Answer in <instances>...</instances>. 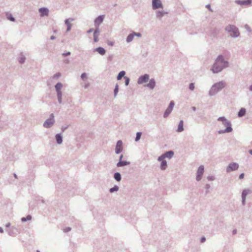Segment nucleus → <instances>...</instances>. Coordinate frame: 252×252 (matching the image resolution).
<instances>
[{
  "label": "nucleus",
  "instance_id": "nucleus-53",
  "mask_svg": "<svg viewBox=\"0 0 252 252\" xmlns=\"http://www.w3.org/2000/svg\"><path fill=\"white\" fill-rule=\"evenodd\" d=\"M123 158V155H121L120 156V158H119V161L118 162H121L122 161V158Z\"/></svg>",
  "mask_w": 252,
  "mask_h": 252
},
{
  "label": "nucleus",
  "instance_id": "nucleus-58",
  "mask_svg": "<svg viewBox=\"0 0 252 252\" xmlns=\"http://www.w3.org/2000/svg\"><path fill=\"white\" fill-rule=\"evenodd\" d=\"M249 89L250 91L252 92V84L249 86Z\"/></svg>",
  "mask_w": 252,
  "mask_h": 252
},
{
  "label": "nucleus",
  "instance_id": "nucleus-13",
  "mask_svg": "<svg viewBox=\"0 0 252 252\" xmlns=\"http://www.w3.org/2000/svg\"><path fill=\"white\" fill-rule=\"evenodd\" d=\"M74 21V19L73 18H69L66 19L64 21V23L65 25L67 26L66 32H69L71 30V22Z\"/></svg>",
  "mask_w": 252,
  "mask_h": 252
},
{
  "label": "nucleus",
  "instance_id": "nucleus-63",
  "mask_svg": "<svg viewBox=\"0 0 252 252\" xmlns=\"http://www.w3.org/2000/svg\"><path fill=\"white\" fill-rule=\"evenodd\" d=\"M249 153H250L251 155H252V150H250L249 151Z\"/></svg>",
  "mask_w": 252,
  "mask_h": 252
},
{
  "label": "nucleus",
  "instance_id": "nucleus-12",
  "mask_svg": "<svg viewBox=\"0 0 252 252\" xmlns=\"http://www.w3.org/2000/svg\"><path fill=\"white\" fill-rule=\"evenodd\" d=\"M123 151V142L121 140H118L116 143L115 147V153L119 154Z\"/></svg>",
  "mask_w": 252,
  "mask_h": 252
},
{
  "label": "nucleus",
  "instance_id": "nucleus-3",
  "mask_svg": "<svg viewBox=\"0 0 252 252\" xmlns=\"http://www.w3.org/2000/svg\"><path fill=\"white\" fill-rule=\"evenodd\" d=\"M226 84L223 81H220L215 83L211 88L209 92V95L210 96H214L216 95L218 92L220 91L223 88L225 87Z\"/></svg>",
  "mask_w": 252,
  "mask_h": 252
},
{
  "label": "nucleus",
  "instance_id": "nucleus-61",
  "mask_svg": "<svg viewBox=\"0 0 252 252\" xmlns=\"http://www.w3.org/2000/svg\"><path fill=\"white\" fill-rule=\"evenodd\" d=\"M10 226V223H7L5 225V226H6V227H9Z\"/></svg>",
  "mask_w": 252,
  "mask_h": 252
},
{
  "label": "nucleus",
  "instance_id": "nucleus-28",
  "mask_svg": "<svg viewBox=\"0 0 252 252\" xmlns=\"http://www.w3.org/2000/svg\"><path fill=\"white\" fill-rule=\"evenodd\" d=\"M167 161L165 160L162 161L160 165V168L161 170H164L167 168Z\"/></svg>",
  "mask_w": 252,
  "mask_h": 252
},
{
  "label": "nucleus",
  "instance_id": "nucleus-42",
  "mask_svg": "<svg viewBox=\"0 0 252 252\" xmlns=\"http://www.w3.org/2000/svg\"><path fill=\"white\" fill-rule=\"evenodd\" d=\"M6 17L8 20H9L11 22H14L16 21V19L14 17Z\"/></svg>",
  "mask_w": 252,
  "mask_h": 252
},
{
  "label": "nucleus",
  "instance_id": "nucleus-8",
  "mask_svg": "<svg viewBox=\"0 0 252 252\" xmlns=\"http://www.w3.org/2000/svg\"><path fill=\"white\" fill-rule=\"evenodd\" d=\"M204 172V166L203 165L199 166L197 170V172H196V181H199L201 180Z\"/></svg>",
  "mask_w": 252,
  "mask_h": 252
},
{
  "label": "nucleus",
  "instance_id": "nucleus-49",
  "mask_svg": "<svg viewBox=\"0 0 252 252\" xmlns=\"http://www.w3.org/2000/svg\"><path fill=\"white\" fill-rule=\"evenodd\" d=\"M70 54H71V53L70 52H67L66 53H63L62 55H63V56L66 57V56L70 55Z\"/></svg>",
  "mask_w": 252,
  "mask_h": 252
},
{
  "label": "nucleus",
  "instance_id": "nucleus-26",
  "mask_svg": "<svg viewBox=\"0 0 252 252\" xmlns=\"http://www.w3.org/2000/svg\"><path fill=\"white\" fill-rule=\"evenodd\" d=\"M98 33L99 29L97 28L94 32V42H97L98 41Z\"/></svg>",
  "mask_w": 252,
  "mask_h": 252
},
{
  "label": "nucleus",
  "instance_id": "nucleus-5",
  "mask_svg": "<svg viewBox=\"0 0 252 252\" xmlns=\"http://www.w3.org/2000/svg\"><path fill=\"white\" fill-rule=\"evenodd\" d=\"M54 115L52 113L49 118H48L43 123V126L45 128H50L55 123Z\"/></svg>",
  "mask_w": 252,
  "mask_h": 252
},
{
  "label": "nucleus",
  "instance_id": "nucleus-47",
  "mask_svg": "<svg viewBox=\"0 0 252 252\" xmlns=\"http://www.w3.org/2000/svg\"><path fill=\"white\" fill-rule=\"evenodd\" d=\"M71 230V228L70 227H65L64 229H63V231L64 232H69Z\"/></svg>",
  "mask_w": 252,
  "mask_h": 252
},
{
  "label": "nucleus",
  "instance_id": "nucleus-22",
  "mask_svg": "<svg viewBox=\"0 0 252 252\" xmlns=\"http://www.w3.org/2000/svg\"><path fill=\"white\" fill-rule=\"evenodd\" d=\"M130 164V162L126 160H122L121 162H118L116 165L117 167H123Z\"/></svg>",
  "mask_w": 252,
  "mask_h": 252
},
{
  "label": "nucleus",
  "instance_id": "nucleus-4",
  "mask_svg": "<svg viewBox=\"0 0 252 252\" xmlns=\"http://www.w3.org/2000/svg\"><path fill=\"white\" fill-rule=\"evenodd\" d=\"M225 31L228 33L230 36L237 38L240 36V32L238 28L235 25L229 24L225 28Z\"/></svg>",
  "mask_w": 252,
  "mask_h": 252
},
{
  "label": "nucleus",
  "instance_id": "nucleus-14",
  "mask_svg": "<svg viewBox=\"0 0 252 252\" xmlns=\"http://www.w3.org/2000/svg\"><path fill=\"white\" fill-rule=\"evenodd\" d=\"M152 6L154 9L162 7V3L160 0H152Z\"/></svg>",
  "mask_w": 252,
  "mask_h": 252
},
{
  "label": "nucleus",
  "instance_id": "nucleus-60",
  "mask_svg": "<svg viewBox=\"0 0 252 252\" xmlns=\"http://www.w3.org/2000/svg\"><path fill=\"white\" fill-rule=\"evenodd\" d=\"M3 229L2 227H0V233H3Z\"/></svg>",
  "mask_w": 252,
  "mask_h": 252
},
{
  "label": "nucleus",
  "instance_id": "nucleus-25",
  "mask_svg": "<svg viewBox=\"0 0 252 252\" xmlns=\"http://www.w3.org/2000/svg\"><path fill=\"white\" fill-rule=\"evenodd\" d=\"M114 178L117 182H120L122 180V176L119 172H115L114 174Z\"/></svg>",
  "mask_w": 252,
  "mask_h": 252
},
{
  "label": "nucleus",
  "instance_id": "nucleus-54",
  "mask_svg": "<svg viewBox=\"0 0 252 252\" xmlns=\"http://www.w3.org/2000/svg\"><path fill=\"white\" fill-rule=\"evenodd\" d=\"M206 7L208 8L209 10L212 11V9L211 8V6H210V4L206 5Z\"/></svg>",
  "mask_w": 252,
  "mask_h": 252
},
{
  "label": "nucleus",
  "instance_id": "nucleus-38",
  "mask_svg": "<svg viewBox=\"0 0 252 252\" xmlns=\"http://www.w3.org/2000/svg\"><path fill=\"white\" fill-rule=\"evenodd\" d=\"M165 157L163 154L161 155L160 156L158 157V160L159 161H161L164 160Z\"/></svg>",
  "mask_w": 252,
  "mask_h": 252
},
{
  "label": "nucleus",
  "instance_id": "nucleus-43",
  "mask_svg": "<svg viewBox=\"0 0 252 252\" xmlns=\"http://www.w3.org/2000/svg\"><path fill=\"white\" fill-rule=\"evenodd\" d=\"M134 36H137L138 37H141L142 34L140 32H132Z\"/></svg>",
  "mask_w": 252,
  "mask_h": 252
},
{
  "label": "nucleus",
  "instance_id": "nucleus-33",
  "mask_svg": "<svg viewBox=\"0 0 252 252\" xmlns=\"http://www.w3.org/2000/svg\"><path fill=\"white\" fill-rule=\"evenodd\" d=\"M118 92H119V86L117 84L115 85V88H114V97H116L117 96V95L118 94Z\"/></svg>",
  "mask_w": 252,
  "mask_h": 252
},
{
  "label": "nucleus",
  "instance_id": "nucleus-17",
  "mask_svg": "<svg viewBox=\"0 0 252 252\" xmlns=\"http://www.w3.org/2000/svg\"><path fill=\"white\" fill-rule=\"evenodd\" d=\"M156 81L154 78L150 80L149 82L147 84V87L151 90H153L156 86Z\"/></svg>",
  "mask_w": 252,
  "mask_h": 252
},
{
  "label": "nucleus",
  "instance_id": "nucleus-34",
  "mask_svg": "<svg viewBox=\"0 0 252 252\" xmlns=\"http://www.w3.org/2000/svg\"><path fill=\"white\" fill-rule=\"evenodd\" d=\"M32 216L30 215H28L26 217H23L21 219V221L22 222H25L27 220H32Z\"/></svg>",
  "mask_w": 252,
  "mask_h": 252
},
{
  "label": "nucleus",
  "instance_id": "nucleus-52",
  "mask_svg": "<svg viewBox=\"0 0 252 252\" xmlns=\"http://www.w3.org/2000/svg\"><path fill=\"white\" fill-rule=\"evenodd\" d=\"M206 240V238L205 237H202L201 238V240H200V242L201 243H203Z\"/></svg>",
  "mask_w": 252,
  "mask_h": 252
},
{
  "label": "nucleus",
  "instance_id": "nucleus-7",
  "mask_svg": "<svg viewBox=\"0 0 252 252\" xmlns=\"http://www.w3.org/2000/svg\"><path fill=\"white\" fill-rule=\"evenodd\" d=\"M174 105H175V103L173 100H172L170 102V103H169L168 107L167 108V109L165 110V112H164L163 116L164 118H166L170 114L172 111L173 110Z\"/></svg>",
  "mask_w": 252,
  "mask_h": 252
},
{
  "label": "nucleus",
  "instance_id": "nucleus-2",
  "mask_svg": "<svg viewBox=\"0 0 252 252\" xmlns=\"http://www.w3.org/2000/svg\"><path fill=\"white\" fill-rule=\"evenodd\" d=\"M218 121L221 122L222 124L226 127L224 129H220L218 130V132L219 134H220L225 133H229L232 131L233 128L232 127L231 122L226 119L225 117H220L218 118Z\"/></svg>",
  "mask_w": 252,
  "mask_h": 252
},
{
  "label": "nucleus",
  "instance_id": "nucleus-23",
  "mask_svg": "<svg viewBox=\"0 0 252 252\" xmlns=\"http://www.w3.org/2000/svg\"><path fill=\"white\" fill-rule=\"evenodd\" d=\"M246 109L245 108H241L238 113V117L239 118L242 117L246 115Z\"/></svg>",
  "mask_w": 252,
  "mask_h": 252
},
{
  "label": "nucleus",
  "instance_id": "nucleus-27",
  "mask_svg": "<svg viewBox=\"0 0 252 252\" xmlns=\"http://www.w3.org/2000/svg\"><path fill=\"white\" fill-rule=\"evenodd\" d=\"M58 101L60 104L62 102V91H56Z\"/></svg>",
  "mask_w": 252,
  "mask_h": 252
},
{
  "label": "nucleus",
  "instance_id": "nucleus-18",
  "mask_svg": "<svg viewBox=\"0 0 252 252\" xmlns=\"http://www.w3.org/2000/svg\"><path fill=\"white\" fill-rule=\"evenodd\" d=\"M104 17H97L94 20V25L96 28H98L99 25L103 22Z\"/></svg>",
  "mask_w": 252,
  "mask_h": 252
},
{
  "label": "nucleus",
  "instance_id": "nucleus-55",
  "mask_svg": "<svg viewBox=\"0 0 252 252\" xmlns=\"http://www.w3.org/2000/svg\"><path fill=\"white\" fill-rule=\"evenodd\" d=\"M94 29H89L88 31H87V33H91L92 32H93L94 31Z\"/></svg>",
  "mask_w": 252,
  "mask_h": 252
},
{
  "label": "nucleus",
  "instance_id": "nucleus-1",
  "mask_svg": "<svg viewBox=\"0 0 252 252\" xmlns=\"http://www.w3.org/2000/svg\"><path fill=\"white\" fill-rule=\"evenodd\" d=\"M228 66L229 62L224 60L222 55H219L212 66L211 70L213 73H219Z\"/></svg>",
  "mask_w": 252,
  "mask_h": 252
},
{
  "label": "nucleus",
  "instance_id": "nucleus-37",
  "mask_svg": "<svg viewBox=\"0 0 252 252\" xmlns=\"http://www.w3.org/2000/svg\"><path fill=\"white\" fill-rule=\"evenodd\" d=\"M26 60V58L24 56H21L19 60V62L20 63H23Z\"/></svg>",
  "mask_w": 252,
  "mask_h": 252
},
{
  "label": "nucleus",
  "instance_id": "nucleus-44",
  "mask_svg": "<svg viewBox=\"0 0 252 252\" xmlns=\"http://www.w3.org/2000/svg\"><path fill=\"white\" fill-rule=\"evenodd\" d=\"M244 27L245 28V29L249 32H251L252 31V30L251 29V28L247 24H246L245 26H244Z\"/></svg>",
  "mask_w": 252,
  "mask_h": 252
},
{
  "label": "nucleus",
  "instance_id": "nucleus-9",
  "mask_svg": "<svg viewBox=\"0 0 252 252\" xmlns=\"http://www.w3.org/2000/svg\"><path fill=\"white\" fill-rule=\"evenodd\" d=\"M252 193L251 189H244L242 192V204L243 205H245L246 204V199L247 195L249 194H251Z\"/></svg>",
  "mask_w": 252,
  "mask_h": 252
},
{
  "label": "nucleus",
  "instance_id": "nucleus-39",
  "mask_svg": "<svg viewBox=\"0 0 252 252\" xmlns=\"http://www.w3.org/2000/svg\"><path fill=\"white\" fill-rule=\"evenodd\" d=\"M124 78L125 79V85L128 86L130 81L129 78L126 76L124 77Z\"/></svg>",
  "mask_w": 252,
  "mask_h": 252
},
{
  "label": "nucleus",
  "instance_id": "nucleus-48",
  "mask_svg": "<svg viewBox=\"0 0 252 252\" xmlns=\"http://www.w3.org/2000/svg\"><path fill=\"white\" fill-rule=\"evenodd\" d=\"M210 185L209 184H206V185H205V189H206V193H208V190L210 189Z\"/></svg>",
  "mask_w": 252,
  "mask_h": 252
},
{
  "label": "nucleus",
  "instance_id": "nucleus-51",
  "mask_svg": "<svg viewBox=\"0 0 252 252\" xmlns=\"http://www.w3.org/2000/svg\"><path fill=\"white\" fill-rule=\"evenodd\" d=\"M67 127H68L67 126H62V128H61L62 129V131L63 132H64L67 128Z\"/></svg>",
  "mask_w": 252,
  "mask_h": 252
},
{
  "label": "nucleus",
  "instance_id": "nucleus-21",
  "mask_svg": "<svg viewBox=\"0 0 252 252\" xmlns=\"http://www.w3.org/2000/svg\"><path fill=\"white\" fill-rule=\"evenodd\" d=\"M184 130V121L183 120H180L178 124V128L176 130V131L178 132H181L183 131Z\"/></svg>",
  "mask_w": 252,
  "mask_h": 252
},
{
  "label": "nucleus",
  "instance_id": "nucleus-6",
  "mask_svg": "<svg viewBox=\"0 0 252 252\" xmlns=\"http://www.w3.org/2000/svg\"><path fill=\"white\" fill-rule=\"evenodd\" d=\"M239 165L237 162L230 163L226 168V172L229 173L232 171L237 170L239 168Z\"/></svg>",
  "mask_w": 252,
  "mask_h": 252
},
{
  "label": "nucleus",
  "instance_id": "nucleus-64",
  "mask_svg": "<svg viewBox=\"0 0 252 252\" xmlns=\"http://www.w3.org/2000/svg\"><path fill=\"white\" fill-rule=\"evenodd\" d=\"M14 176L15 178H17V176L16 174H14Z\"/></svg>",
  "mask_w": 252,
  "mask_h": 252
},
{
  "label": "nucleus",
  "instance_id": "nucleus-56",
  "mask_svg": "<svg viewBox=\"0 0 252 252\" xmlns=\"http://www.w3.org/2000/svg\"><path fill=\"white\" fill-rule=\"evenodd\" d=\"M56 38V36H54V35H52L51 37H50V39L51 40H54Z\"/></svg>",
  "mask_w": 252,
  "mask_h": 252
},
{
  "label": "nucleus",
  "instance_id": "nucleus-35",
  "mask_svg": "<svg viewBox=\"0 0 252 252\" xmlns=\"http://www.w3.org/2000/svg\"><path fill=\"white\" fill-rule=\"evenodd\" d=\"M141 135H142V132H137L136 133V137L135 138V141L136 142L139 141L141 138Z\"/></svg>",
  "mask_w": 252,
  "mask_h": 252
},
{
  "label": "nucleus",
  "instance_id": "nucleus-41",
  "mask_svg": "<svg viewBox=\"0 0 252 252\" xmlns=\"http://www.w3.org/2000/svg\"><path fill=\"white\" fill-rule=\"evenodd\" d=\"M189 89L191 91H193L194 89V84L193 83H191L189 85Z\"/></svg>",
  "mask_w": 252,
  "mask_h": 252
},
{
  "label": "nucleus",
  "instance_id": "nucleus-31",
  "mask_svg": "<svg viewBox=\"0 0 252 252\" xmlns=\"http://www.w3.org/2000/svg\"><path fill=\"white\" fill-rule=\"evenodd\" d=\"M62 87L63 84L61 82L57 83L55 86L56 91H61Z\"/></svg>",
  "mask_w": 252,
  "mask_h": 252
},
{
  "label": "nucleus",
  "instance_id": "nucleus-62",
  "mask_svg": "<svg viewBox=\"0 0 252 252\" xmlns=\"http://www.w3.org/2000/svg\"><path fill=\"white\" fill-rule=\"evenodd\" d=\"M109 45H111V46H113V45H114V43H113V42H110V43L109 44Z\"/></svg>",
  "mask_w": 252,
  "mask_h": 252
},
{
  "label": "nucleus",
  "instance_id": "nucleus-40",
  "mask_svg": "<svg viewBox=\"0 0 252 252\" xmlns=\"http://www.w3.org/2000/svg\"><path fill=\"white\" fill-rule=\"evenodd\" d=\"M219 32V31L217 30H215L212 33L211 36L213 37H215L216 35L218 34Z\"/></svg>",
  "mask_w": 252,
  "mask_h": 252
},
{
  "label": "nucleus",
  "instance_id": "nucleus-32",
  "mask_svg": "<svg viewBox=\"0 0 252 252\" xmlns=\"http://www.w3.org/2000/svg\"><path fill=\"white\" fill-rule=\"evenodd\" d=\"M119 188L117 185H115L113 187L110 188L109 189V192L110 193H113L114 192H116L119 190Z\"/></svg>",
  "mask_w": 252,
  "mask_h": 252
},
{
  "label": "nucleus",
  "instance_id": "nucleus-15",
  "mask_svg": "<svg viewBox=\"0 0 252 252\" xmlns=\"http://www.w3.org/2000/svg\"><path fill=\"white\" fill-rule=\"evenodd\" d=\"M235 2L241 6H248L252 3V0H237Z\"/></svg>",
  "mask_w": 252,
  "mask_h": 252
},
{
  "label": "nucleus",
  "instance_id": "nucleus-30",
  "mask_svg": "<svg viewBox=\"0 0 252 252\" xmlns=\"http://www.w3.org/2000/svg\"><path fill=\"white\" fill-rule=\"evenodd\" d=\"M125 74H126L125 71L123 70V71H120L119 73V74L117 77V79L118 80H120L122 78V77H125Z\"/></svg>",
  "mask_w": 252,
  "mask_h": 252
},
{
  "label": "nucleus",
  "instance_id": "nucleus-59",
  "mask_svg": "<svg viewBox=\"0 0 252 252\" xmlns=\"http://www.w3.org/2000/svg\"><path fill=\"white\" fill-rule=\"evenodd\" d=\"M191 109H192V110L193 111H196V107H194V106H192V107H191Z\"/></svg>",
  "mask_w": 252,
  "mask_h": 252
},
{
  "label": "nucleus",
  "instance_id": "nucleus-57",
  "mask_svg": "<svg viewBox=\"0 0 252 252\" xmlns=\"http://www.w3.org/2000/svg\"><path fill=\"white\" fill-rule=\"evenodd\" d=\"M237 233V230L236 229H234L233 231H232V234L233 235L234 234H236Z\"/></svg>",
  "mask_w": 252,
  "mask_h": 252
},
{
  "label": "nucleus",
  "instance_id": "nucleus-11",
  "mask_svg": "<svg viewBox=\"0 0 252 252\" xmlns=\"http://www.w3.org/2000/svg\"><path fill=\"white\" fill-rule=\"evenodd\" d=\"M8 234L12 237L16 236L19 233V230L15 227L12 226L7 230Z\"/></svg>",
  "mask_w": 252,
  "mask_h": 252
},
{
  "label": "nucleus",
  "instance_id": "nucleus-45",
  "mask_svg": "<svg viewBox=\"0 0 252 252\" xmlns=\"http://www.w3.org/2000/svg\"><path fill=\"white\" fill-rule=\"evenodd\" d=\"M207 179L209 181H214L215 179V178L214 176L210 175V176H208L207 177Z\"/></svg>",
  "mask_w": 252,
  "mask_h": 252
},
{
  "label": "nucleus",
  "instance_id": "nucleus-46",
  "mask_svg": "<svg viewBox=\"0 0 252 252\" xmlns=\"http://www.w3.org/2000/svg\"><path fill=\"white\" fill-rule=\"evenodd\" d=\"M87 77V74L86 73H83L81 75V78L82 80H84L85 78H86Z\"/></svg>",
  "mask_w": 252,
  "mask_h": 252
},
{
  "label": "nucleus",
  "instance_id": "nucleus-24",
  "mask_svg": "<svg viewBox=\"0 0 252 252\" xmlns=\"http://www.w3.org/2000/svg\"><path fill=\"white\" fill-rule=\"evenodd\" d=\"M163 155L164 156L165 158H168L169 159H170L173 157L174 155V152L173 151L170 150L166 152V153L163 154Z\"/></svg>",
  "mask_w": 252,
  "mask_h": 252
},
{
  "label": "nucleus",
  "instance_id": "nucleus-36",
  "mask_svg": "<svg viewBox=\"0 0 252 252\" xmlns=\"http://www.w3.org/2000/svg\"><path fill=\"white\" fill-rule=\"evenodd\" d=\"M61 76V73L60 72L56 73L55 74L52 78L53 79H58L59 77Z\"/></svg>",
  "mask_w": 252,
  "mask_h": 252
},
{
  "label": "nucleus",
  "instance_id": "nucleus-16",
  "mask_svg": "<svg viewBox=\"0 0 252 252\" xmlns=\"http://www.w3.org/2000/svg\"><path fill=\"white\" fill-rule=\"evenodd\" d=\"M40 16H48L49 14V9L46 7H41L38 10Z\"/></svg>",
  "mask_w": 252,
  "mask_h": 252
},
{
  "label": "nucleus",
  "instance_id": "nucleus-10",
  "mask_svg": "<svg viewBox=\"0 0 252 252\" xmlns=\"http://www.w3.org/2000/svg\"><path fill=\"white\" fill-rule=\"evenodd\" d=\"M149 75L148 74H145L140 76L138 79L137 83L138 84H142L147 82L149 79Z\"/></svg>",
  "mask_w": 252,
  "mask_h": 252
},
{
  "label": "nucleus",
  "instance_id": "nucleus-20",
  "mask_svg": "<svg viewBox=\"0 0 252 252\" xmlns=\"http://www.w3.org/2000/svg\"><path fill=\"white\" fill-rule=\"evenodd\" d=\"M94 52H97L101 55H104L106 53L105 49L101 47H98L95 48L94 49Z\"/></svg>",
  "mask_w": 252,
  "mask_h": 252
},
{
  "label": "nucleus",
  "instance_id": "nucleus-19",
  "mask_svg": "<svg viewBox=\"0 0 252 252\" xmlns=\"http://www.w3.org/2000/svg\"><path fill=\"white\" fill-rule=\"evenodd\" d=\"M55 139L58 144H61L63 142V136L61 133H57L55 135Z\"/></svg>",
  "mask_w": 252,
  "mask_h": 252
},
{
  "label": "nucleus",
  "instance_id": "nucleus-29",
  "mask_svg": "<svg viewBox=\"0 0 252 252\" xmlns=\"http://www.w3.org/2000/svg\"><path fill=\"white\" fill-rule=\"evenodd\" d=\"M134 37V35L133 34V32H132L131 33L128 34V36H127V37L126 38V42L127 43H129L131 41H132V40L133 39Z\"/></svg>",
  "mask_w": 252,
  "mask_h": 252
},
{
  "label": "nucleus",
  "instance_id": "nucleus-50",
  "mask_svg": "<svg viewBox=\"0 0 252 252\" xmlns=\"http://www.w3.org/2000/svg\"><path fill=\"white\" fill-rule=\"evenodd\" d=\"M244 176H245L244 173H242L240 174V175L239 176V179H242L244 178Z\"/></svg>",
  "mask_w": 252,
  "mask_h": 252
}]
</instances>
